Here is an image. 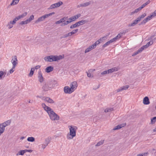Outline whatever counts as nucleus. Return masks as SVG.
Returning a JSON list of instances; mask_svg holds the SVG:
<instances>
[{
  "mask_svg": "<svg viewBox=\"0 0 156 156\" xmlns=\"http://www.w3.org/2000/svg\"><path fill=\"white\" fill-rule=\"evenodd\" d=\"M69 132L66 135V138L68 140H72L76 136V130L77 129L76 126L69 125L68 126Z\"/></svg>",
  "mask_w": 156,
  "mask_h": 156,
  "instance_id": "f257e3e1",
  "label": "nucleus"
},
{
  "mask_svg": "<svg viewBox=\"0 0 156 156\" xmlns=\"http://www.w3.org/2000/svg\"><path fill=\"white\" fill-rule=\"evenodd\" d=\"M64 57L61 55L59 56L51 55L45 57L44 59L47 62H52L58 61L62 59Z\"/></svg>",
  "mask_w": 156,
  "mask_h": 156,
  "instance_id": "f03ea898",
  "label": "nucleus"
},
{
  "mask_svg": "<svg viewBox=\"0 0 156 156\" xmlns=\"http://www.w3.org/2000/svg\"><path fill=\"white\" fill-rule=\"evenodd\" d=\"M42 105L44 109L48 113L50 117H59L51 108L47 106L44 104H42Z\"/></svg>",
  "mask_w": 156,
  "mask_h": 156,
  "instance_id": "7ed1b4c3",
  "label": "nucleus"
},
{
  "mask_svg": "<svg viewBox=\"0 0 156 156\" xmlns=\"http://www.w3.org/2000/svg\"><path fill=\"white\" fill-rule=\"evenodd\" d=\"M146 14L145 13H144L139 16L136 19L133 21L132 23L129 24L128 25V27H131L134 26L137 24L139 22H140L141 20V19H143L146 16Z\"/></svg>",
  "mask_w": 156,
  "mask_h": 156,
  "instance_id": "20e7f679",
  "label": "nucleus"
},
{
  "mask_svg": "<svg viewBox=\"0 0 156 156\" xmlns=\"http://www.w3.org/2000/svg\"><path fill=\"white\" fill-rule=\"evenodd\" d=\"M87 22V21L85 20H83L80 21L78 22L75 23V24L71 25L70 26V29H72L74 28H76L77 27L81 25H82L83 24H85Z\"/></svg>",
  "mask_w": 156,
  "mask_h": 156,
  "instance_id": "39448f33",
  "label": "nucleus"
},
{
  "mask_svg": "<svg viewBox=\"0 0 156 156\" xmlns=\"http://www.w3.org/2000/svg\"><path fill=\"white\" fill-rule=\"evenodd\" d=\"M48 83L50 85V87H51V89H52L54 87L57 86L58 85L57 82L55 80H52L50 82H48Z\"/></svg>",
  "mask_w": 156,
  "mask_h": 156,
  "instance_id": "423d86ee",
  "label": "nucleus"
},
{
  "mask_svg": "<svg viewBox=\"0 0 156 156\" xmlns=\"http://www.w3.org/2000/svg\"><path fill=\"white\" fill-rule=\"evenodd\" d=\"M17 59L16 56L15 55L11 60V62L12 64V66L16 67L18 64Z\"/></svg>",
  "mask_w": 156,
  "mask_h": 156,
  "instance_id": "0eeeda50",
  "label": "nucleus"
},
{
  "mask_svg": "<svg viewBox=\"0 0 156 156\" xmlns=\"http://www.w3.org/2000/svg\"><path fill=\"white\" fill-rule=\"evenodd\" d=\"M153 17L152 15H150L149 16H148L146 18L144 19L142 22H141L139 24H144L146 23L148 20H151L152 18Z\"/></svg>",
  "mask_w": 156,
  "mask_h": 156,
  "instance_id": "6e6552de",
  "label": "nucleus"
},
{
  "mask_svg": "<svg viewBox=\"0 0 156 156\" xmlns=\"http://www.w3.org/2000/svg\"><path fill=\"white\" fill-rule=\"evenodd\" d=\"M70 87L73 92L76 89L77 87V82L76 81L72 82L70 85Z\"/></svg>",
  "mask_w": 156,
  "mask_h": 156,
  "instance_id": "1a4fd4ad",
  "label": "nucleus"
},
{
  "mask_svg": "<svg viewBox=\"0 0 156 156\" xmlns=\"http://www.w3.org/2000/svg\"><path fill=\"white\" fill-rule=\"evenodd\" d=\"M64 91L66 94H71L73 91L71 88L68 86H65L64 88Z\"/></svg>",
  "mask_w": 156,
  "mask_h": 156,
  "instance_id": "9d476101",
  "label": "nucleus"
},
{
  "mask_svg": "<svg viewBox=\"0 0 156 156\" xmlns=\"http://www.w3.org/2000/svg\"><path fill=\"white\" fill-rule=\"evenodd\" d=\"M126 125V123H125L120 124L115 126L113 129V130L119 129L122 127H124Z\"/></svg>",
  "mask_w": 156,
  "mask_h": 156,
  "instance_id": "9b49d317",
  "label": "nucleus"
},
{
  "mask_svg": "<svg viewBox=\"0 0 156 156\" xmlns=\"http://www.w3.org/2000/svg\"><path fill=\"white\" fill-rule=\"evenodd\" d=\"M91 4V2H86L84 3L80 4L77 5V8H80V7H86L89 5Z\"/></svg>",
  "mask_w": 156,
  "mask_h": 156,
  "instance_id": "f8f14e48",
  "label": "nucleus"
},
{
  "mask_svg": "<svg viewBox=\"0 0 156 156\" xmlns=\"http://www.w3.org/2000/svg\"><path fill=\"white\" fill-rule=\"evenodd\" d=\"M42 89L45 91H48L51 89V87H50V85L48 83L43 85Z\"/></svg>",
  "mask_w": 156,
  "mask_h": 156,
  "instance_id": "ddd939ff",
  "label": "nucleus"
},
{
  "mask_svg": "<svg viewBox=\"0 0 156 156\" xmlns=\"http://www.w3.org/2000/svg\"><path fill=\"white\" fill-rule=\"evenodd\" d=\"M38 78L39 81L42 83L43 81V77L42 74L41 73V72L40 71L38 72Z\"/></svg>",
  "mask_w": 156,
  "mask_h": 156,
  "instance_id": "4468645a",
  "label": "nucleus"
},
{
  "mask_svg": "<svg viewBox=\"0 0 156 156\" xmlns=\"http://www.w3.org/2000/svg\"><path fill=\"white\" fill-rule=\"evenodd\" d=\"M95 48V45H93L90 46L88 48H87L85 51V53H87L92 49Z\"/></svg>",
  "mask_w": 156,
  "mask_h": 156,
  "instance_id": "2eb2a0df",
  "label": "nucleus"
},
{
  "mask_svg": "<svg viewBox=\"0 0 156 156\" xmlns=\"http://www.w3.org/2000/svg\"><path fill=\"white\" fill-rule=\"evenodd\" d=\"M68 20L66 21H65V22H64V23H62L61 24V26H64L67 25L69 23H70L72 22H73V20H72V19H71V18H69L68 19Z\"/></svg>",
  "mask_w": 156,
  "mask_h": 156,
  "instance_id": "dca6fc26",
  "label": "nucleus"
},
{
  "mask_svg": "<svg viewBox=\"0 0 156 156\" xmlns=\"http://www.w3.org/2000/svg\"><path fill=\"white\" fill-rule=\"evenodd\" d=\"M43 100H44L45 101H47L48 103H53L54 102V101H53L52 99L50 98H49L48 97H44L43 98Z\"/></svg>",
  "mask_w": 156,
  "mask_h": 156,
  "instance_id": "f3484780",
  "label": "nucleus"
},
{
  "mask_svg": "<svg viewBox=\"0 0 156 156\" xmlns=\"http://www.w3.org/2000/svg\"><path fill=\"white\" fill-rule=\"evenodd\" d=\"M11 123V120H8L7 121L4 122L0 124L2 125L4 127H5L6 126L9 125Z\"/></svg>",
  "mask_w": 156,
  "mask_h": 156,
  "instance_id": "a211bd4d",
  "label": "nucleus"
},
{
  "mask_svg": "<svg viewBox=\"0 0 156 156\" xmlns=\"http://www.w3.org/2000/svg\"><path fill=\"white\" fill-rule=\"evenodd\" d=\"M122 33L121 34H118V35L117 36H116L114 38L112 39L111 40H112V42H113L114 41H116L117 40H118V39H119L122 36Z\"/></svg>",
  "mask_w": 156,
  "mask_h": 156,
  "instance_id": "6ab92c4d",
  "label": "nucleus"
},
{
  "mask_svg": "<svg viewBox=\"0 0 156 156\" xmlns=\"http://www.w3.org/2000/svg\"><path fill=\"white\" fill-rule=\"evenodd\" d=\"M143 103L145 105H148L150 104L149 99L147 97H145L144 98Z\"/></svg>",
  "mask_w": 156,
  "mask_h": 156,
  "instance_id": "aec40b11",
  "label": "nucleus"
},
{
  "mask_svg": "<svg viewBox=\"0 0 156 156\" xmlns=\"http://www.w3.org/2000/svg\"><path fill=\"white\" fill-rule=\"evenodd\" d=\"M153 44L152 41H151L148 42L146 45L143 46L142 47L143 49V50L145 49L148 48L150 45H152Z\"/></svg>",
  "mask_w": 156,
  "mask_h": 156,
  "instance_id": "412c9836",
  "label": "nucleus"
},
{
  "mask_svg": "<svg viewBox=\"0 0 156 156\" xmlns=\"http://www.w3.org/2000/svg\"><path fill=\"white\" fill-rule=\"evenodd\" d=\"M6 71H0V79H3L6 74Z\"/></svg>",
  "mask_w": 156,
  "mask_h": 156,
  "instance_id": "4be33fe9",
  "label": "nucleus"
},
{
  "mask_svg": "<svg viewBox=\"0 0 156 156\" xmlns=\"http://www.w3.org/2000/svg\"><path fill=\"white\" fill-rule=\"evenodd\" d=\"M143 50V49L141 47L140 48L138 49L137 51L134 52L132 55V56H134L138 53H140Z\"/></svg>",
  "mask_w": 156,
  "mask_h": 156,
  "instance_id": "5701e85b",
  "label": "nucleus"
},
{
  "mask_svg": "<svg viewBox=\"0 0 156 156\" xmlns=\"http://www.w3.org/2000/svg\"><path fill=\"white\" fill-rule=\"evenodd\" d=\"M118 70V68L117 67H114L112 69H109L108 70V71L109 73H112L114 72L117 71Z\"/></svg>",
  "mask_w": 156,
  "mask_h": 156,
  "instance_id": "b1692460",
  "label": "nucleus"
},
{
  "mask_svg": "<svg viewBox=\"0 0 156 156\" xmlns=\"http://www.w3.org/2000/svg\"><path fill=\"white\" fill-rule=\"evenodd\" d=\"M53 69V68L51 66L47 67L45 69V71L49 73L52 71Z\"/></svg>",
  "mask_w": 156,
  "mask_h": 156,
  "instance_id": "393cba45",
  "label": "nucleus"
},
{
  "mask_svg": "<svg viewBox=\"0 0 156 156\" xmlns=\"http://www.w3.org/2000/svg\"><path fill=\"white\" fill-rule=\"evenodd\" d=\"M25 153V150H21L18 151L17 153L16 154V156L19 155H23Z\"/></svg>",
  "mask_w": 156,
  "mask_h": 156,
  "instance_id": "a878e982",
  "label": "nucleus"
},
{
  "mask_svg": "<svg viewBox=\"0 0 156 156\" xmlns=\"http://www.w3.org/2000/svg\"><path fill=\"white\" fill-rule=\"evenodd\" d=\"M5 130V128L0 124V136L3 133Z\"/></svg>",
  "mask_w": 156,
  "mask_h": 156,
  "instance_id": "bb28decb",
  "label": "nucleus"
},
{
  "mask_svg": "<svg viewBox=\"0 0 156 156\" xmlns=\"http://www.w3.org/2000/svg\"><path fill=\"white\" fill-rule=\"evenodd\" d=\"M113 109L112 108H107L105 109L104 112L106 113L109 112L113 111Z\"/></svg>",
  "mask_w": 156,
  "mask_h": 156,
  "instance_id": "cd10ccee",
  "label": "nucleus"
},
{
  "mask_svg": "<svg viewBox=\"0 0 156 156\" xmlns=\"http://www.w3.org/2000/svg\"><path fill=\"white\" fill-rule=\"evenodd\" d=\"M113 42H112V40L111 39L110 41H108L107 42H106L105 44L103 45L102 46V47L103 48H104L105 47H106L107 46H108L111 43H112Z\"/></svg>",
  "mask_w": 156,
  "mask_h": 156,
  "instance_id": "c85d7f7f",
  "label": "nucleus"
},
{
  "mask_svg": "<svg viewBox=\"0 0 156 156\" xmlns=\"http://www.w3.org/2000/svg\"><path fill=\"white\" fill-rule=\"evenodd\" d=\"M44 19H44L43 16L39 17L38 19L35 21V23H39L41 21L44 20Z\"/></svg>",
  "mask_w": 156,
  "mask_h": 156,
  "instance_id": "c756f323",
  "label": "nucleus"
},
{
  "mask_svg": "<svg viewBox=\"0 0 156 156\" xmlns=\"http://www.w3.org/2000/svg\"><path fill=\"white\" fill-rule=\"evenodd\" d=\"M150 2V1L149 0H148L146 3L143 4L141 7H140V8L141 10L144 8L146 5H147Z\"/></svg>",
  "mask_w": 156,
  "mask_h": 156,
  "instance_id": "7c9ffc66",
  "label": "nucleus"
},
{
  "mask_svg": "<svg viewBox=\"0 0 156 156\" xmlns=\"http://www.w3.org/2000/svg\"><path fill=\"white\" fill-rule=\"evenodd\" d=\"M51 140V138L50 137H48L45 140L44 143L48 145V144L50 143Z\"/></svg>",
  "mask_w": 156,
  "mask_h": 156,
  "instance_id": "2f4dec72",
  "label": "nucleus"
},
{
  "mask_svg": "<svg viewBox=\"0 0 156 156\" xmlns=\"http://www.w3.org/2000/svg\"><path fill=\"white\" fill-rule=\"evenodd\" d=\"M141 10V9L139 7L138 8H137V9H135L134 11L131 12L130 14L131 15H132L133 14H135V13H137V12H139Z\"/></svg>",
  "mask_w": 156,
  "mask_h": 156,
  "instance_id": "473e14b6",
  "label": "nucleus"
},
{
  "mask_svg": "<svg viewBox=\"0 0 156 156\" xmlns=\"http://www.w3.org/2000/svg\"><path fill=\"white\" fill-rule=\"evenodd\" d=\"M27 140L29 142H33L35 141V138L33 137H29L27 138Z\"/></svg>",
  "mask_w": 156,
  "mask_h": 156,
  "instance_id": "72a5a7b5",
  "label": "nucleus"
},
{
  "mask_svg": "<svg viewBox=\"0 0 156 156\" xmlns=\"http://www.w3.org/2000/svg\"><path fill=\"white\" fill-rule=\"evenodd\" d=\"M20 0H12V2L10 4L11 5H16L19 2Z\"/></svg>",
  "mask_w": 156,
  "mask_h": 156,
  "instance_id": "f704fd0d",
  "label": "nucleus"
},
{
  "mask_svg": "<svg viewBox=\"0 0 156 156\" xmlns=\"http://www.w3.org/2000/svg\"><path fill=\"white\" fill-rule=\"evenodd\" d=\"M54 14H55L54 12H51V13H49L48 14H45L43 16L44 19H45V18H47L49 16H50Z\"/></svg>",
  "mask_w": 156,
  "mask_h": 156,
  "instance_id": "c9c22d12",
  "label": "nucleus"
},
{
  "mask_svg": "<svg viewBox=\"0 0 156 156\" xmlns=\"http://www.w3.org/2000/svg\"><path fill=\"white\" fill-rule=\"evenodd\" d=\"M63 4V2H62L60 1L58 2L55 3L54 4L56 8L59 7L60 5Z\"/></svg>",
  "mask_w": 156,
  "mask_h": 156,
  "instance_id": "e433bc0d",
  "label": "nucleus"
},
{
  "mask_svg": "<svg viewBox=\"0 0 156 156\" xmlns=\"http://www.w3.org/2000/svg\"><path fill=\"white\" fill-rule=\"evenodd\" d=\"M34 68H31L29 76H33L34 73Z\"/></svg>",
  "mask_w": 156,
  "mask_h": 156,
  "instance_id": "4c0bfd02",
  "label": "nucleus"
},
{
  "mask_svg": "<svg viewBox=\"0 0 156 156\" xmlns=\"http://www.w3.org/2000/svg\"><path fill=\"white\" fill-rule=\"evenodd\" d=\"M104 142V140H101L95 146L96 147H98L100 146L101 145H102Z\"/></svg>",
  "mask_w": 156,
  "mask_h": 156,
  "instance_id": "58836bf2",
  "label": "nucleus"
},
{
  "mask_svg": "<svg viewBox=\"0 0 156 156\" xmlns=\"http://www.w3.org/2000/svg\"><path fill=\"white\" fill-rule=\"evenodd\" d=\"M51 119L52 121H54L55 122H56L59 119V118H51Z\"/></svg>",
  "mask_w": 156,
  "mask_h": 156,
  "instance_id": "ea45409f",
  "label": "nucleus"
},
{
  "mask_svg": "<svg viewBox=\"0 0 156 156\" xmlns=\"http://www.w3.org/2000/svg\"><path fill=\"white\" fill-rule=\"evenodd\" d=\"M27 12H25L24 13H23L22 14V15H20L19 16V17L20 18V19L22 18H23L24 17H25L27 16Z\"/></svg>",
  "mask_w": 156,
  "mask_h": 156,
  "instance_id": "a19ab883",
  "label": "nucleus"
},
{
  "mask_svg": "<svg viewBox=\"0 0 156 156\" xmlns=\"http://www.w3.org/2000/svg\"><path fill=\"white\" fill-rule=\"evenodd\" d=\"M121 87L122 90H126L129 87V85L124 86L122 87Z\"/></svg>",
  "mask_w": 156,
  "mask_h": 156,
  "instance_id": "79ce46f5",
  "label": "nucleus"
},
{
  "mask_svg": "<svg viewBox=\"0 0 156 156\" xmlns=\"http://www.w3.org/2000/svg\"><path fill=\"white\" fill-rule=\"evenodd\" d=\"M15 68V67L12 66V68L9 71L10 74L12 73L14 71Z\"/></svg>",
  "mask_w": 156,
  "mask_h": 156,
  "instance_id": "37998d69",
  "label": "nucleus"
},
{
  "mask_svg": "<svg viewBox=\"0 0 156 156\" xmlns=\"http://www.w3.org/2000/svg\"><path fill=\"white\" fill-rule=\"evenodd\" d=\"M156 122V118H153L151 119V123L153 124Z\"/></svg>",
  "mask_w": 156,
  "mask_h": 156,
  "instance_id": "c03bdc74",
  "label": "nucleus"
},
{
  "mask_svg": "<svg viewBox=\"0 0 156 156\" xmlns=\"http://www.w3.org/2000/svg\"><path fill=\"white\" fill-rule=\"evenodd\" d=\"M48 145L45 143H43L41 145V147L43 149H44Z\"/></svg>",
  "mask_w": 156,
  "mask_h": 156,
  "instance_id": "a18cd8bd",
  "label": "nucleus"
},
{
  "mask_svg": "<svg viewBox=\"0 0 156 156\" xmlns=\"http://www.w3.org/2000/svg\"><path fill=\"white\" fill-rule=\"evenodd\" d=\"M101 42V40H100L99 39L97 41H96L94 44H93V45H95L96 48L97 45L99 44Z\"/></svg>",
  "mask_w": 156,
  "mask_h": 156,
  "instance_id": "49530a36",
  "label": "nucleus"
},
{
  "mask_svg": "<svg viewBox=\"0 0 156 156\" xmlns=\"http://www.w3.org/2000/svg\"><path fill=\"white\" fill-rule=\"evenodd\" d=\"M67 18V17H64L62 18V19H61L60 20L61 22V23H62L64 22H65V21L66 19Z\"/></svg>",
  "mask_w": 156,
  "mask_h": 156,
  "instance_id": "de8ad7c7",
  "label": "nucleus"
},
{
  "mask_svg": "<svg viewBox=\"0 0 156 156\" xmlns=\"http://www.w3.org/2000/svg\"><path fill=\"white\" fill-rule=\"evenodd\" d=\"M81 16V14H78L77 15L73 16L75 19V20L79 18Z\"/></svg>",
  "mask_w": 156,
  "mask_h": 156,
  "instance_id": "09e8293b",
  "label": "nucleus"
},
{
  "mask_svg": "<svg viewBox=\"0 0 156 156\" xmlns=\"http://www.w3.org/2000/svg\"><path fill=\"white\" fill-rule=\"evenodd\" d=\"M55 8H56V7L55 5L54 4H52L51 5H50V7H49V8H48V9H54Z\"/></svg>",
  "mask_w": 156,
  "mask_h": 156,
  "instance_id": "8fccbe9b",
  "label": "nucleus"
},
{
  "mask_svg": "<svg viewBox=\"0 0 156 156\" xmlns=\"http://www.w3.org/2000/svg\"><path fill=\"white\" fill-rule=\"evenodd\" d=\"M78 29H76L75 30H73L71 32L72 35L76 33L78 31Z\"/></svg>",
  "mask_w": 156,
  "mask_h": 156,
  "instance_id": "3c124183",
  "label": "nucleus"
},
{
  "mask_svg": "<svg viewBox=\"0 0 156 156\" xmlns=\"http://www.w3.org/2000/svg\"><path fill=\"white\" fill-rule=\"evenodd\" d=\"M30 21V22L32 20H33L34 19V16L33 15H31L30 17L28 19Z\"/></svg>",
  "mask_w": 156,
  "mask_h": 156,
  "instance_id": "603ef678",
  "label": "nucleus"
},
{
  "mask_svg": "<svg viewBox=\"0 0 156 156\" xmlns=\"http://www.w3.org/2000/svg\"><path fill=\"white\" fill-rule=\"evenodd\" d=\"M107 38V36H104L103 37H102L100 39V40H101V42H103V41L105 40Z\"/></svg>",
  "mask_w": 156,
  "mask_h": 156,
  "instance_id": "864d4df0",
  "label": "nucleus"
},
{
  "mask_svg": "<svg viewBox=\"0 0 156 156\" xmlns=\"http://www.w3.org/2000/svg\"><path fill=\"white\" fill-rule=\"evenodd\" d=\"M108 73H109L108 72V70L104 71L102 72L101 73V74L102 75H105V74H108Z\"/></svg>",
  "mask_w": 156,
  "mask_h": 156,
  "instance_id": "5fc2aeb1",
  "label": "nucleus"
},
{
  "mask_svg": "<svg viewBox=\"0 0 156 156\" xmlns=\"http://www.w3.org/2000/svg\"><path fill=\"white\" fill-rule=\"evenodd\" d=\"M27 24L26 23L25 20L24 21H21L20 23V25H24V24Z\"/></svg>",
  "mask_w": 156,
  "mask_h": 156,
  "instance_id": "6e6d98bb",
  "label": "nucleus"
},
{
  "mask_svg": "<svg viewBox=\"0 0 156 156\" xmlns=\"http://www.w3.org/2000/svg\"><path fill=\"white\" fill-rule=\"evenodd\" d=\"M33 150H27V149H25V153L27 152H29L30 153H31L33 151Z\"/></svg>",
  "mask_w": 156,
  "mask_h": 156,
  "instance_id": "4d7b16f0",
  "label": "nucleus"
},
{
  "mask_svg": "<svg viewBox=\"0 0 156 156\" xmlns=\"http://www.w3.org/2000/svg\"><path fill=\"white\" fill-rule=\"evenodd\" d=\"M152 15L154 17L156 16V10H155L152 13Z\"/></svg>",
  "mask_w": 156,
  "mask_h": 156,
  "instance_id": "13d9d810",
  "label": "nucleus"
},
{
  "mask_svg": "<svg viewBox=\"0 0 156 156\" xmlns=\"http://www.w3.org/2000/svg\"><path fill=\"white\" fill-rule=\"evenodd\" d=\"M122 90L121 87L119 88L118 89L116 90V91L117 92H119L121 91Z\"/></svg>",
  "mask_w": 156,
  "mask_h": 156,
  "instance_id": "bf43d9fd",
  "label": "nucleus"
},
{
  "mask_svg": "<svg viewBox=\"0 0 156 156\" xmlns=\"http://www.w3.org/2000/svg\"><path fill=\"white\" fill-rule=\"evenodd\" d=\"M90 73V72H89V73L87 72H86V73H87V76L89 77H90L91 76V74Z\"/></svg>",
  "mask_w": 156,
  "mask_h": 156,
  "instance_id": "052dcab7",
  "label": "nucleus"
},
{
  "mask_svg": "<svg viewBox=\"0 0 156 156\" xmlns=\"http://www.w3.org/2000/svg\"><path fill=\"white\" fill-rule=\"evenodd\" d=\"M15 23V22L13 20L9 22V24H11L13 25Z\"/></svg>",
  "mask_w": 156,
  "mask_h": 156,
  "instance_id": "680f3d73",
  "label": "nucleus"
},
{
  "mask_svg": "<svg viewBox=\"0 0 156 156\" xmlns=\"http://www.w3.org/2000/svg\"><path fill=\"white\" fill-rule=\"evenodd\" d=\"M40 67H41V66L40 65H37V66H36L35 68H34V69H39Z\"/></svg>",
  "mask_w": 156,
  "mask_h": 156,
  "instance_id": "e2e57ef3",
  "label": "nucleus"
},
{
  "mask_svg": "<svg viewBox=\"0 0 156 156\" xmlns=\"http://www.w3.org/2000/svg\"><path fill=\"white\" fill-rule=\"evenodd\" d=\"M11 24H9V23L8 24V25L9 26V29H10L11 28L13 27L11 25H10Z\"/></svg>",
  "mask_w": 156,
  "mask_h": 156,
  "instance_id": "0e129e2a",
  "label": "nucleus"
},
{
  "mask_svg": "<svg viewBox=\"0 0 156 156\" xmlns=\"http://www.w3.org/2000/svg\"><path fill=\"white\" fill-rule=\"evenodd\" d=\"M20 19V17H19V16H18L16 17L15 18V20H16V21H17V20H19Z\"/></svg>",
  "mask_w": 156,
  "mask_h": 156,
  "instance_id": "69168bd1",
  "label": "nucleus"
},
{
  "mask_svg": "<svg viewBox=\"0 0 156 156\" xmlns=\"http://www.w3.org/2000/svg\"><path fill=\"white\" fill-rule=\"evenodd\" d=\"M60 23H61V21H60V20H58V21H56L55 23L56 24H60Z\"/></svg>",
  "mask_w": 156,
  "mask_h": 156,
  "instance_id": "338daca9",
  "label": "nucleus"
},
{
  "mask_svg": "<svg viewBox=\"0 0 156 156\" xmlns=\"http://www.w3.org/2000/svg\"><path fill=\"white\" fill-rule=\"evenodd\" d=\"M68 34H67L65 35H63V36L62 37V38H66V37H68Z\"/></svg>",
  "mask_w": 156,
  "mask_h": 156,
  "instance_id": "774afa93",
  "label": "nucleus"
}]
</instances>
